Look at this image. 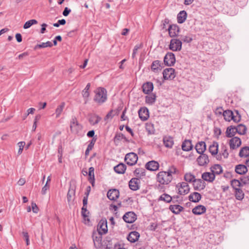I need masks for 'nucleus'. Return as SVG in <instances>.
<instances>
[{
    "label": "nucleus",
    "instance_id": "obj_62",
    "mask_svg": "<svg viewBox=\"0 0 249 249\" xmlns=\"http://www.w3.org/2000/svg\"><path fill=\"white\" fill-rule=\"evenodd\" d=\"M169 20L168 18H165L162 22V26L163 29H166V25L169 24Z\"/></svg>",
    "mask_w": 249,
    "mask_h": 249
},
{
    "label": "nucleus",
    "instance_id": "obj_17",
    "mask_svg": "<svg viewBox=\"0 0 249 249\" xmlns=\"http://www.w3.org/2000/svg\"><path fill=\"white\" fill-rule=\"evenodd\" d=\"M193 186L195 190H201L205 188V183L201 179H196L193 182Z\"/></svg>",
    "mask_w": 249,
    "mask_h": 249
},
{
    "label": "nucleus",
    "instance_id": "obj_6",
    "mask_svg": "<svg viewBox=\"0 0 249 249\" xmlns=\"http://www.w3.org/2000/svg\"><path fill=\"white\" fill-rule=\"evenodd\" d=\"M102 235L101 231L93 233L92 234V239L96 248H100L102 246Z\"/></svg>",
    "mask_w": 249,
    "mask_h": 249
},
{
    "label": "nucleus",
    "instance_id": "obj_46",
    "mask_svg": "<svg viewBox=\"0 0 249 249\" xmlns=\"http://www.w3.org/2000/svg\"><path fill=\"white\" fill-rule=\"evenodd\" d=\"M89 212L87 209V207H83L81 210V214L84 218V220L86 221L87 220L88 222L89 220L88 218Z\"/></svg>",
    "mask_w": 249,
    "mask_h": 249
},
{
    "label": "nucleus",
    "instance_id": "obj_31",
    "mask_svg": "<svg viewBox=\"0 0 249 249\" xmlns=\"http://www.w3.org/2000/svg\"><path fill=\"white\" fill-rule=\"evenodd\" d=\"M210 169L211 171L213 173L215 176L216 175L221 174L223 172L222 167L219 164H214L211 167Z\"/></svg>",
    "mask_w": 249,
    "mask_h": 249
},
{
    "label": "nucleus",
    "instance_id": "obj_53",
    "mask_svg": "<svg viewBox=\"0 0 249 249\" xmlns=\"http://www.w3.org/2000/svg\"><path fill=\"white\" fill-rule=\"evenodd\" d=\"M145 129L149 134H153L155 131L153 124L151 123H147L145 125Z\"/></svg>",
    "mask_w": 249,
    "mask_h": 249
},
{
    "label": "nucleus",
    "instance_id": "obj_14",
    "mask_svg": "<svg viewBox=\"0 0 249 249\" xmlns=\"http://www.w3.org/2000/svg\"><path fill=\"white\" fill-rule=\"evenodd\" d=\"M71 130L74 133H77L81 129V126L75 118H72L70 124Z\"/></svg>",
    "mask_w": 249,
    "mask_h": 249
},
{
    "label": "nucleus",
    "instance_id": "obj_28",
    "mask_svg": "<svg viewBox=\"0 0 249 249\" xmlns=\"http://www.w3.org/2000/svg\"><path fill=\"white\" fill-rule=\"evenodd\" d=\"M235 172L239 175H244L248 172L247 167L243 164H238L235 166Z\"/></svg>",
    "mask_w": 249,
    "mask_h": 249
},
{
    "label": "nucleus",
    "instance_id": "obj_34",
    "mask_svg": "<svg viewBox=\"0 0 249 249\" xmlns=\"http://www.w3.org/2000/svg\"><path fill=\"white\" fill-rule=\"evenodd\" d=\"M187 18V13L185 11H180L177 16L178 22L179 23H183Z\"/></svg>",
    "mask_w": 249,
    "mask_h": 249
},
{
    "label": "nucleus",
    "instance_id": "obj_21",
    "mask_svg": "<svg viewBox=\"0 0 249 249\" xmlns=\"http://www.w3.org/2000/svg\"><path fill=\"white\" fill-rule=\"evenodd\" d=\"M202 178L208 182H212L215 179V176L211 172H205L202 174Z\"/></svg>",
    "mask_w": 249,
    "mask_h": 249
},
{
    "label": "nucleus",
    "instance_id": "obj_41",
    "mask_svg": "<svg viewBox=\"0 0 249 249\" xmlns=\"http://www.w3.org/2000/svg\"><path fill=\"white\" fill-rule=\"evenodd\" d=\"M239 155L240 157H247L249 156V147L245 146L242 148L239 152Z\"/></svg>",
    "mask_w": 249,
    "mask_h": 249
},
{
    "label": "nucleus",
    "instance_id": "obj_36",
    "mask_svg": "<svg viewBox=\"0 0 249 249\" xmlns=\"http://www.w3.org/2000/svg\"><path fill=\"white\" fill-rule=\"evenodd\" d=\"M169 209L173 213L178 214L183 210V208L179 205H173L170 206Z\"/></svg>",
    "mask_w": 249,
    "mask_h": 249
},
{
    "label": "nucleus",
    "instance_id": "obj_7",
    "mask_svg": "<svg viewBox=\"0 0 249 249\" xmlns=\"http://www.w3.org/2000/svg\"><path fill=\"white\" fill-rule=\"evenodd\" d=\"M176 62L175 55L172 53H168L164 57V63L168 66L174 65Z\"/></svg>",
    "mask_w": 249,
    "mask_h": 249
},
{
    "label": "nucleus",
    "instance_id": "obj_22",
    "mask_svg": "<svg viewBox=\"0 0 249 249\" xmlns=\"http://www.w3.org/2000/svg\"><path fill=\"white\" fill-rule=\"evenodd\" d=\"M140 233L136 231H131L127 236V240L131 243L136 242L140 237Z\"/></svg>",
    "mask_w": 249,
    "mask_h": 249
},
{
    "label": "nucleus",
    "instance_id": "obj_30",
    "mask_svg": "<svg viewBox=\"0 0 249 249\" xmlns=\"http://www.w3.org/2000/svg\"><path fill=\"white\" fill-rule=\"evenodd\" d=\"M201 198V195L197 192H194L191 194L189 196V200L193 202H198Z\"/></svg>",
    "mask_w": 249,
    "mask_h": 249
},
{
    "label": "nucleus",
    "instance_id": "obj_59",
    "mask_svg": "<svg viewBox=\"0 0 249 249\" xmlns=\"http://www.w3.org/2000/svg\"><path fill=\"white\" fill-rule=\"evenodd\" d=\"M25 144V143L24 142H20L18 143V145L19 146V149L18 151V154H20L22 153Z\"/></svg>",
    "mask_w": 249,
    "mask_h": 249
},
{
    "label": "nucleus",
    "instance_id": "obj_9",
    "mask_svg": "<svg viewBox=\"0 0 249 249\" xmlns=\"http://www.w3.org/2000/svg\"><path fill=\"white\" fill-rule=\"evenodd\" d=\"M123 218L126 223H132L136 220L137 217L134 212H129L124 214Z\"/></svg>",
    "mask_w": 249,
    "mask_h": 249
},
{
    "label": "nucleus",
    "instance_id": "obj_26",
    "mask_svg": "<svg viewBox=\"0 0 249 249\" xmlns=\"http://www.w3.org/2000/svg\"><path fill=\"white\" fill-rule=\"evenodd\" d=\"M98 227H100L99 229H98V231H101L102 234H106L107 232V220H101L98 224Z\"/></svg>",
    "mask_w": 249,
    "mask_h": 249
},
{
    "label": "nucleus",
    "instance_id": "obj_10",
    "mask_svg": "<svg viewBox=\"0 0 249 249\" xmlns=\"http://www.w3.org/2000/svg\"><path fill=\"white\" fill-rule=\"evenodd\" d=\"M241 144L240 139L237 137L232 138L229 142V145L231 150H234L238 148Z\"/></svg>",
    "mask_w": 249,
    "mask_h": 249
},
{
    "label": "nucleus",
    "instance_id": "obj_45",
    "mask_svg": "<svg viewBox=\"0 0 249 249\" xmlns=\"http://www.w3.org/2000/svg\"><path fill=\"white\" fill-rule=\"evenodd\" d=\"M75 195V190L72 188H70L67 194V200L68 202L72 201L74 199Z\"/></svg>",
    "mask_w": 249,
    "mask_h": 249
},
{
    "label": "nucleus",
    "instance_id": "obj_49",
    "mask_svg": "<svg viewBox=\"0 0 249 249\" xmlns=\"http://www.w3.org/2000/svg\"><path fill=\"white\" fill-rule=\"evenodd\" d=\"M90 87V83H88L85 88L84 89V90L82 91V95L84 99H86V100L89 97V89Z\"/></svg>",
    "mask_w": 249,
    "mask_h": 249
},
{
    "label": "nucleus",
    "instance_id": "obj_8",
    "mask_svg": "<svg viewBox=\"0 0 249 249\" xmlns=\"http://www.w3.org/2000/svg\"><path fill=\"white\" fill-rule=\"evenodd\" d=\"M162 73L163 78L165 80H172L175 77V70L173 68L165 69Z\"/></svg>",
    "mask_w": 249,
    "mask_h": 249
},
{
    "label": "nucleus",
    "instance_id": "obj_32",
    "mask_svg": "<svg viewBox=\"0 0 249 249\" xmlns=\"http://www.w3.org/2000/svg\"><path fill=\"white\" fill-rule=\"evenodd\" d=\"M182 149L185 151H189L193 148V145L190 140H186L182 144Z\"/></svg>",
    "mask_w": 249,
    "mask_h": 249
},
{
    "label": "nucleus",
    "instance_id": "obj_33",
    "mask_svg": "<svg viewBox=\"0 0 249 249\" xmlns=\"http://www.w3.org/2000/svg\"><path fill=\"white\" fill-rule=\"evenodd\" d=\"M114 170L118 174H124L126 170V166L124 163H119L114 167Z\"/></svg>",
    "mask_w": 249,
    "mask_h": 249
},
{
    "label": "nucleus",
    "instance_id": "obj_16",
    "mask_svg": "<svg viewBox=\"0 0 249 249\" xmlns=\"http://www.w3.org/2000/svg\"><path fill=\"white\" fill-rule=\"evenodd\" d=\"M196 161L200 166H206L209 162L208 156L205 154H201L197 158Z\"/></svg>",
    "mask_w": 249,
    "mask_h": 249
},
{
    "label": "nucleus",
    "instance_id": "obj_38",
    "mask_svg": "<svg viewBox=\"0 0 249 249\" xmlns=\"http://www.w3.org/2000/svg\"><path fill=\"white\" fill-rule=\"evenodd\" d=\"M233 112L230 110H227L223 112V115L224 119L227 121H230L233 119Z\"/></svg>",
    "mask_w": 249,
    "mask_h": 249
},
{
    "label": "nucleus",
    "instance_id": "obj_4",
    "mask_svg": "<svg viewBox=\"0 0 249 249\" xmlns=\"http://www.w3.org/2000/svg\"><path fill=\"white\" fill-rule=\"evenodd\" d=\"M176 187L178 188V193L180 195H185L189 192L190 188L187 182L178 183Z\"/></svg>",
    "mask_w": 249,
    "mask_h": 249
},
{
    "label": "nucleus",
    "instance_id": "obj_40",
    "mask_svg": "<svg viewBox=\"0 0 249 249\" xmlns=\"http://www.w3.org/2000/svg\"><path fill=\"white\" fill-rule=\"evenodd\" d=\"M156 96L154 94L147 95L145 97V102L149 105L153 104L156 101Z\"/></svg>",
    "mask_w": 249,
    "mask_h": 249
},
{
    "label": "nucleus",
    "instance_id": "obj_20",
    "mask_svg": "<svg viewBox=\"0 0 249 249\" xmlns=\"http://www.w3.org/2000/svg\"><path fill=\"white\" fill-rule=\"evenodd\" d=\"M163 142L164 146L169 148H171L174 144L173 138L170 136H164Z\"/></svg>",
    "mask_w": 249,
    "mask_h": 249
},
{
    "label": "nucleus",
    "instance_id": "obj_54",
    "mask_svg": "<svg viewBox=\"0 0 249 249\" xmlns=\"http://www.w3.org/2000/svg\"><path fill=\"white\" fill-rule=\"evenodd\" d=\"M124 139L126 140V137L122 133L116 134L114 138V142L117 143H118L120 141Z\"/></svg>",
    "mask_w": 249,
    "mask_h": 249
},
{
    "label": "nucleus",
    "instance_id": "obj_2",
    "mask_svg": "<svg viewBox=\"0 0 249 249\" xmlns=\"http://www.w3.org/2000/svg\"><path fill=\"white\" fill-rule=\"evenodd\" d=\"M95 95L94 98V100L99 103L103 104L107 99V90L104 88H98L95 91Z\"/></svg>",
    "mask_w": 249,
    "mask_h": 249
},
{
    "label": "nucleus",
    "instance_id": "obj_52",
    "mask_svg": "<svg viewBox=\"0 0 249 249\" xmlns=\"http://www.w3.org/2000/svg\"><path fill=\"white\" fill-rule=\"evenodd\" d=\"M180 38L182 41L185 43H190L193 40V38L190 35H181Z\"/></svg>",
    "mask_w": 249,
    "mask_h": 249
},
{
    "label": "nucleus",
    "instance_id": "obj_5",
    "mask_svg": "<svg viewBox=\"0 0 249 249\" xmlns=\"http://www.w3.org/2000/svg\"><path fill=\"white\" fill-rule=\"evenodd\" d=\"M182 47V42L177 39H172L170 41L169 48L173 51H180Z\"/></svg>",
    "mask_w": 249,
    "mask_h": 249
},
{
    "label": "nucleus",
    "instance_id": "obj_39",
    "mask_svg": "<svg viewBox=\"0 0 249 249\" xmlns=\"http://www.w3.org/2000/svg\"><path fill=\"white\" fill-rule=\"evenodd\" d=\"M235 197L238 200H242L244 197V193L240 188L234 190Z\"/></svg>",
    "mask_w": 249,
    "mask_h": 249
},
{
    "label": "nucleus",
    "instance_id": "obj_1",
    "mask_svg": "<svg viewBox=\"0 0 249 249\" xmlns=\"http://www.w3.org/2000/svg\"><path fill=\"white\" fill-rule=\"evenodd\" d=\"M178 170L174 166L169 167L167 171H160L157 175V181L161 184L167 185L173 179V175L178 174Z\"/></svg>",
    "mask_w": 249,
    "mask_h": 249
},
{
    "label": "nucleus",
    "instance_id": "obj_47",
    "mask_svg": "<svg viewBox=\"0 0 249 249\" xmlns=\"http://www.w3.org/2000/svg\"><path fill=\"white\" fill-rule=\"evenodd\" d=\"M65 104L64 102H62L61 103V104L57 107L55 110V113H56V117L58 118L60 116V114H61L64 107H65Z\"/></svg>",
    "mask_w": 249,
    "mask_h": 249
},
{
    "label": "nucleus",
    "instance_id": "obj_64",
    "mask_svg": "<svg viewBox=\"0 0 249 249\" xmlns=\"http://www.w3.org/2000/svg\"><path fill=\"white\" fill-rule=\"evenodd\" d=\"M71 12V10L70 9L68 8V7H65L64 10L63 12V15L65 17L68 16Z\"/></svg>",
    "mask_w": 249,
    "mask_h": 249
},
{
    "label": "nucleus",
    "instance_id": "obj_42",
    "mask_svg": "<svg viewBox=\"0 0 249 249\" xmlns=\"http://www.w3.org/2000/svg\"><path fill=\"white\" fill-rule=\"evenodd\" d=\"M237 133L240 135H244L246 133L247 127L246 126L242 124H238L236 127Z\"/></svg>",
    "mask_w": 249,
    "mask_h": 249
},
{
    "label": "nucleus",
    "instance_id": "obj_35",
    "mask_svg": "<svg viewBox=\"0 0 249 249\" xmlns=\"http://www.w3.org/2000/svg\"><path fill=\"white\" fill-rule=\"evenodd\" d=\"M210 152L212 155H215L217 154L218 150V143L217 142H213L209 148Z\"/></svg>",
    "mask_w": 249,
    "mask_h": 249
},
{
    "label": "nucleus",
    "instance_id": "obj_19",
    "mask_svg": "<svg viewBox=\"0 0 249 249\" xmlns=\"http://www.w3.org/2000/svg\"><path fill=\"white\" fill-rule=\"evenodd\" d=\"M161 63L159 60H155L154 61L151 65V70L155 73L159 72L161 70L162 66Z\"/></svg>",
    "mask_w": 249,
    "mask_h": 249
},
{
    "label": "nucleus",
    "instance_id": "obj_61",
    "mask_svg": "<svg viewBox=\"0 0 249 249\" xmlns=\"http://www.w3.org/2000/svg\"><path fill=\"white\" fill-rule=\"evenodd\" d=\"M50 186L48 184L46 183L43 187L41 190V194L42 195H45L47 193V191L49 189Z\"/></svg>",
    "mask_w": 249,
    "mask_h": 249
},
{
    "label": "nucleus",
    "instance_id": "obj_27",
    "mask_svg": "<svg viewBox=\"0 0 249 249\" xmlns=\"http://www.w3.org/2000/svg\"><path fill=\"white\" fill-rule=\"evenodd\" d=\"M102 120L101 117L96 114H93L89 116V121L92 125H95L98 124Z\"/></svg>",
    "mask_w": 249,
    "mask_h": 249
},
{
    "label": "nucleus",
    "instance_id": "obj_51",
    "mask_svg": "<svg viewBox=\"0 0 249 249\" xmlns=\"http://www.w3.org/2000/svg\"><path fill=\"white\" fill-rule=\"evenodd\" d=\"M184 179L186 181L188 182H194L196 179L195 177L190 173H186L184 175Z\"/></svg>",
    "mask_w": 249,
    "mask_h": 249
},
{
    "label": "nucleus",
    "instance_id": "obj_29",
    "mask_svg": "<svg viewBox=\"0 0 249 249\" xmlns=\"http://www.w3.org/2000/svg\"><path fill=\"white\" fill-rule=\"evenodd\" d=\"M237 129L235 126H230L227 128L226 136L228 138L233 137L237 133Z\"/></svg>",
    "mask_w": 249,
    "mask_h": 249
},
{
    "label": "nucleus",
    "instance_id": "obj_24",
    "mask_svg": "<svg viewBox=\"0 0 249 249\" xmlns=\"http://www.w3.org/2000/svg\"><path fill=\"white\" fill-rule=\"evenodd\" d=\"M142 91L145 94H149L153 89V84L152 82H148L143 84Z\"/></svg>",
    "mask_w": 249,
    "mask_h": 249
},
{
    "label": "nucleus",
    "instance_id": "obj_25",
    "mask_svg": "<svg viewBox=\"0 0 249 249\" xmlns=\"http://www.w3.org/2000/svg\"><path fill=\"white\" fill-rule=\"evenodd\" d=\"M206 209L204 206L199 205L195 207L192 210V212L196 215H200L206 212Z\"/></svg>",
    "mask_w": 249,
    "mask_h": 249
},
{
    "label": "nucleus",
    "instance_id": "obj_55",
    "mask_svg": "<svg viewBox=\"0 0 249 249\" xmlns=\"http://www.w3.org/2000/svg\"><path fill=\"white\" fill-rule=\"evenodd\" d=\"M37 23V21L36 19H31V20H28L25 23V24L23 26V28L24 29H28V28H30L32 25L36 24Z\"/></svg>",
    "mask_w": 249,
    "mask_h": 249
},
{
    "label": "nucleus",
    "instance_id": "obj_43",
    "mask_svg": "<svg viewBox=\"0 0 249 249\" xmlns=\"http://www.w3.org/2000/svg\"><path fill=\"white\" fill-rule=\"evenodd\" d=\"M145 170L143 168H138L134 171V174L136 175V176L138 178L144 176L145 175Z\"/></svg>",
    "mask_w": 249,
    "mask_h": 249
},
{
    "label": "nucleus",
    "instance_id": "obj_37",
    "mask_svg": "<svg viewBox=\"0 0 249 249\" xmlns=\"http://www.w3.org/2000/svg\"><path fill=\"white\" fill-rule=\"evenodd\" d=\"M94 168L93 167H90L89 169V180L93 186L94 184Z\"/></svg>",
    "mask_w": 249,
    "mask_h": 249
},
{
    "label": "nucleus",
    "instance_id": "obj_50",
    "mask_svg": "<svg viewBox=\"0 0 249 249\" xmlns=\"http://www.w3.org/2000/svg\"><path fill=\"white\" fill-rule=\"evenodd\" d=\"M159 200L169 203L172 200V197L168 194H164L160 196Z\"/></svg>",
    "mask_w": 249,
    "mask_h": 249
},
{
    "label": "nucleus",
    "instance_id": "obj_23",
    "mask_svg": "<svg viewBox=\"0 0 249 249\" xmlns=\"http://www.w3.org/2000/svg\"><path fill=\"white\" fill-rule=\"evenodd\" d=\"M195 148L197 152L200 154H203L206 149V143L204 142L201 141L196 143Z\"/></svg>",
    "mask_w": 249,
    "mask_h": 249
},
{
    "label": "nucleus",
    "instance_id": "obj_60",
    "mask_svg": "<svg viewBox=\"0 0 249 249\" xmlns=\"http://www.w3.org/2000/svg\"><path fill=\"white\" fill-rule=\"evenodd\" d=\"M66 24V20L64 19L59 20L57 22L55 23L53 25L55 27H58L60 25H64Z\"/></svg>",
    "mask_w": 249,
    "mask_h": 249
},
{
    "label": "nucleus",
    "instance_id": "obj_3",
    "mask_svg": "<svg viewBox=\"0 0 249 249\" xmlns=\"http://www.w3.org/2000/svg\"><path fill=\"white\" fill-rule=\"evenodd\" d=\"M138 160V156L136 154L131 152L126 154L124 161L127 164L130 166L135 165Z\"/></svg>",
    "mask_w": 249,
    "mask_h": 249
},
{
    "label": "nucleus",
    "instance_id": "obj_13",
    "mask_svg": "<svg viewBox=\"0 0 249 249\" xmlns=\"http://www.w3.org/2000/svg\"><path fill=\"white\" fill-rule=\"evenodd\" d=\"M120 196V193L118 190L116 189H110L107 193L108 198L111 200H116Z\"/></svg>",
    "mask_w": 249,
    "mask_h": 249
},
{
    "label": "nucleus",
    "instance_id": "obj_48",
    "mask_svg": "<svg viewBox=\"0 0 249 249\" xmlns=\"http://www.w3.org/2000/svg\"><path fill=\"white\" fill-rule=\"evenodd\" d=\"M53 46V44L51 41H48L46 42H43L40 44L36 45L35 49H37L38 48H46V47H51Z\"/></svg>",
    "mask_w": 249,
    "mask_h": 249
},
{
    "label": "nucleus",
    "instance_id": "obj_44",
    "mask_svg": "<svg viewBox=\"0 0 249 249\" xmlns=\"http://www.w3.org/2000/svg\"><path fill=\"white\" fill-rule=\"evenodd\" d=\"M231 185L234 190L238 189L239 187L242 186L241 182L238 179H233L231 181Z\"/></svg>",
    "mask_w": 249,
    "mask_h": 249
},
{
    "label": "nucleus",
    "instance_id": "obj_12",
    "mask_svg": "<svg viewBox=\"0 0 249 249\" xmlns=\"http://www.w3.org/2000/svg\"><path fill=\"white\" fill-rule=\"evenodd\" d=\"M167 30L169 32L170 36L174 37L178 35L179 32V28L176 24H172L169 25Z\"/></svg>",
    "mask_w": 249,
    "mask_h": 249
},
{
    "label": "nucleus",
    "instance_id": "obj_63",
    "mask_svg": "<svg viewBox=\"0 0 249 249\" xmlns=\"http://www.w3.org/2000/svg\"><path fill=\"white\" fill-rule=\"evenodd\" d=\"M32 210L34 213H37L38 212V208L36 204L35 203L32 202Z\"/></svg>",
    "mask_w": 249,
    "mask_h": 249
},
{
    "label": "nucleus",
    "instance_id": "obj_11",
    "mask_svg": "<svg viewBox=\"0 0 249 249\" xmlns=\"http://www.w3.org/2000/svg\"><path fill=\"white\" fill-rule=\"evenodd\" d=\"M138 113L140 118L143 121H146L149 117L148 109L146 107H141Z\"/></svg>",
    "mask_w": 249,
    "mask_h": 249
},
{
    "label": "nucleus",
    "instance_id": "obj_57",
    "mask_svg": "<svg viewBox=\"0 0 249 249\" xmlns=\"http://www.w3.org/2000/svg\"><path fill=\"white\" fill-rule=\"evenodd\" d=\"M221 154L224 158H227L229 156V153L227 151L226 146L224 145L221 146Z\"/></svg>",
    "mask_w": 249,
    "mask_h": 249
},
{
    "label": "nucleus",
    "instance_id": "obj_18",
    "mask_svg": "<svg viewBox=\"0 0 249 249\" xmlns=\"http://www.w3.org/2000/svg\"><path fill=\"white\" fill-rule=\"evenodd\" d=\"M159 163L154 160L150 161L145 164V168L150 171H156L159 169Z\"/></svg>",
    "mask_w": 249,
    "mask_h": 249
},
{
    "label": "nucleus",
    "instance_id": "obj_15",
    "mask_svg": "<svg viewBox=\"0 0 249 249\" xmlns=\"http://www.w3.org/2000/svg\"><path fill=\"white\" fill-rule=\"evenodd\" d=\"M140 180L138 178H133L129 182V186L131 190L136 191L139 189Z\"/></svg>",
    "mask_w": 249,
    "mask_h": 249
},
{
    "label": "nucleus",
    "instance_id": "obj_56",
    "mask_svg": "<svg viewBox=\"0 0 249 249\" xmlns=\"http://www.w3.org/2000/svg\"><path fill=\"white\" fill-rule=\"evenodd\" d=\"M142 47V44L141 43L139 44H137L135 47L133 51V53L132 54V58H134L136 54L137 53V51L139 49H141Z\"/></svg>",
    "mask_w": 249,
    "mask_h": 249
},
{
    "label": "nucleus",
    "instance_id": "obj_58",
    "mask_svg": "<svg viewBox=\"0 0 249 249\" xmlns=\"http://www.w3.org/2000/svg\"><path fill=\"white\" fill-rule=\"evenodd\" d=\"M235 115L234 113L233 114V120L234 122L238 123L241 120V115L239 114V112L237 110L235 111Z\"/></svg>",
    "mask_w": 249,
    "mask_h": 249
}]
</instances>
